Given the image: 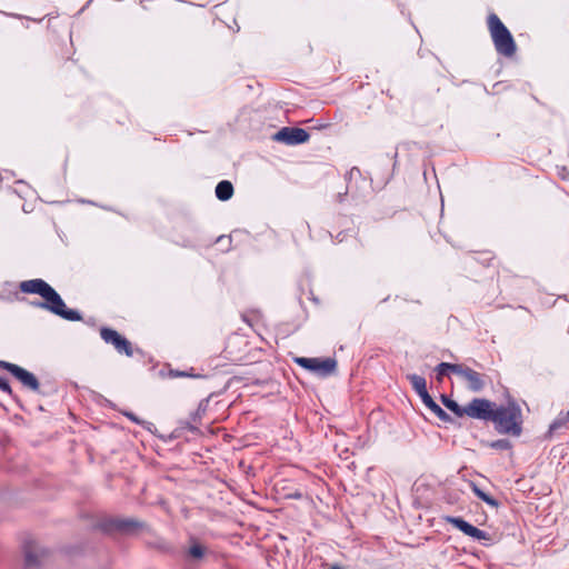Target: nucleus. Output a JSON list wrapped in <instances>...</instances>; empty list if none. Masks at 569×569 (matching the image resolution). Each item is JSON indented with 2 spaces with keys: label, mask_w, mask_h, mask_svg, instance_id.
Returning <instances> with one entry per match:
<instances>
[{
  "label": "nucleus",
  "mask_w": 569,
  "mask_h": 569,
  "mask_svg": "<svg viewBox=\"0 0 569 569\" xmlns=\"http://www.w3.org/2000/svg\"><path fill=\"white\" fill-rule=\"evenodd\" d=\"M20 290L24 293H37L43 298V301L34 306L49 310L50 312L69 321H79L81 316L78 311L68 309L59 293L44 280L32 279L20 283Z\"/></svg>",
  "instance_id": "f257e3e1"
},
{
  "label": "nucleus",
  "mask_w": 569,
  "mask_h": 569,
  "mask_svg": "<svg viewBox=\"0 0 569 569\" xmlns=\"http://www.w3.org/2000/svg\"><path fill=\"white\" fill-rule=\"evenodd\" d=\"M492 422L499 433L518 437L522 431L521 408L513 401L506 406H496Z\"/></svg>",
  "instance_id": "f03ea898"
},
{
  "label": "nucleus",
  "mask_w": 569,
  "mask_h": 569,
  "mask_svg": "<svg viewBox=\"0 0 569 569\" xmlns=\"http://www.w3.org/2000/svg\"><path fill=\"white\" fill-rule=\"evenodd\" d=\"M488 28L497 52L505 57L513 56L517 49L515 40L498 16L492 13L488 17Z\"/></svg>",
  "instance_id": "7ed1b4c3"
},
{
  "label": "nucleus",
  "mask_w": 569,
  "mask_h": 569,
  "mask_svg": "<svg viewBox=\"0 0 569 569\" xmlns=\"http://www.w3.org/2000/svg\"><path fill=\"white\" fill-rule=\"evenodd\" d=\"M496 403L485 399L475 398L467 406H465V413L467 417L472 419H479L485 421H492Z\"/></svg>",
  "instance_id": "20e7f679"
},
{
  "label": "nucleus",
  "mask_w": 569,
  "mask_h": 569,
  "mask_svg": "<svg viewBox=\"0 0 569 569\" xmlns=\"http://www.w3.org/2000/svg\"><path fill=\"white\" fill-rule=\"evenodd\" d=\"M296 363H298L300 367L315 372L319 376L326 377L336 370L337 362L335 359L326 358V359H319V358H305L299 357L295 359Z\"/></svg>",
  "instance_id": "39448f33"
},
{
  "label": "nucleus",
  "mask_w": 569,
  "mask_h": 569,
  "mask_svg": "<svg viewBox=\"0 0 569 569\" xmlns=\"http://www.w3.org/2000/svg\"><path fill=\"white\" fill-rule=\"evenodd\" d=\"M0 368L9 371L12 376H14L26 388L38 391L39 390V381L36 376L26 369L8 362L0 360Z\"/></svg>",
  "instance_id": "423d86ee"
},
{
  "label": "nucleus",
  "mask_w": 569,
  "mask_h": 569,
  "mask_svg": "<svg viewBox=\"0 0 569 569\" xmlns=\"http://www.w3.org/2000/svg\"><path fill=\"white\" fill-rule=\"evenodd\" d=\"M23 552L26 565L28 567L39 566L49 555L48 549L33 539H29L24 542Z\"/></svg>",
  "instance_id": "0eeeda50"
},
{
  "label": "nucleus",
  "mask_w": 569,
  "mask_h": 569,
  "mask_svg": "<svg viewBox=\"0 0 569 569\" xmlns=\"http://www.w3.org/2000/svg\"><path fill=\"white\" fill-rule=\"evenodd\" d=\"M310 134L301 128H289L284 127L280 129L274 136L273 140L283 142L289 146L300 144L307 142Z\"/></svg>",
  "instance_id": "6e6552de"
},
{
  "label": "nucleus",
  "mask_w": 569,
  "mask_h": 569,
  "mask_svg": "<svg viewBox=\"0 0 569 569\" xmlns=\"http://www.w3.org/2000/svg\"><path fill=\"white\" fill-rule=\"evenodd\" d=\"M100 336L104 342L111 343L119 353H124L128 357L132 356L131 343L126 338L120 336L116 330L102 328Z\"/></svg>",
  "instance_id": "1a4fd4ad"
},
{
  "label": "nucleus",
  "mask_w": 569,
  "mask_h": 569,
  "mask_svg": "<svg viewBox=\"0 0 569 569\" xmlns=\"http://www.w3.org/2000/svg\"><path fill=\"white\" fill-rule=\"evenodd\" d=\"M458 376H460L467 382L468 389L473 392L481 391L486 386L483 375L463 365H460Z\"/></svg>",
  "instance_id": "9d476101"
},
{
  "label": "nucleus",
  "mask_w": 569,
  "mask_h": 569,
  "mask_svg": "<svg viewBox=\"0 0 569 569\" xmlns=\"http://www.w3.org/2000/svg\"><path fill=\"white\" fill-rule=\"evenodd\" d=\"M445 520H446V522L452 525L458 530L463 532L466 536H469L476 540H482V539L487 538V533L485 531L470 525L469 522L465 521L462 518L448 516L445 518Z\"/></svg>",
  "instance_id": "9b49d317"
},
{
  "label": "nucleus",
  "mask_w": 569,
  "mask_h": 569,
  "mask_svg": "<svg viewBox=\"0 0 569 569\" xmlns=\"http://www.w3.org/2000/svg\"><path fill=\"white\" fill-rule=\"evenodd\" d=\"M233 194V187L230 181L222 180L216 187V196L221 201L229 200Z\"/></svg>",
  "instance_id": "f8f14e48"
},
{
  "label": "nucleus",
  "mask_w": 569,
  "mask_h": 569,
  "mask_svg": "<svg viewBox=\"0 0 569 569\" xmlns=\"http://www.w3.org/2000/svg\"><path fill=\"white\" fill-rule=\"evenodd\" d=\"M409 381L411 382V386L413 390L419 395V397L422 399L426 395H428L427 390V382L426 379L418 375H409L408 376Z\"/></svg>",
  "instance_id": "ddd939ff"
},
{
  "label": "nucleus",
  "mask_w": 569,
  "mask_h": 569,
  "mask_svg": "<svg viewBox=\"0 0 569 569\" xmlns=\"http://www.w3.org/2000/svg\"><path fill=\"white\" fill-rule=\"evenodd\" d=\"M423 405L430 409L435 415H437L441 419H446L448 417L447 412L435 402L431 396L428 393L422 399Z\"/></svg>",
  "instance_id": "4468645a"
},
{
  "label": "nucleus",
  "mask_w": 569,
  "mask_h": 569,
  "mask_svg": "<svg viewBox=\"0 0 569 569\" xmlns=\"http://www.w3.org/2000/svg\"><path fill=\"white\" fill-rule=\"evenodd\" d=\"M471 489L473 491V493L479 498L481 499L482 501H485L487 505L491 506L492 508H497L499 506V502L492 498L491 496H489L488 493H486L481 488H479L476 483H471Z\"/></svg>",
  "instance_id": "2eb2a0df"
},
{
  "label": "nucleus",
  "mask_w": 569,
  "mask_h": 569,
  "mask_svg": "<svg viewBox=\"0 0 569 569\" xmlns=\"http://www.w3.org/2000/svg\"><path fill=\"white\" fill-rule=\"evenodd\" d=\"M459 367L460 365H455V363H448V362H441L439 363L437 367H436V372H437V379L439 381L442 380L443 376L448 372V371H451L456 375H458V371H459Z\"/></svg>",
  "instance_id": "dca6fc26"
},
{
  "label": "nucleus",
  "mask_w": 569,
  "mask_h": 569,
  "mask_svg": "<svg viewBox=\"0 0 569 569\" xmlns=\"http://www.w3.org/2000/svg\"><path fill=\"white\" fill-rule=\"evenodd\" d=\"M188 555L193 559H201L204 556V547L192 540V543L188 549Z\"/></svg>",
  "instance_id": "f3484780"
},
{
  "label": "nucleus",
  "mask_w": 569,
  "mask_h": 569,
  "mask_svg": "<svg viewBox=\"0 0 569 569\" xmlns=\"http://www.w3.org/2000/svg\"><path fill=\"white\" fill-rule=\"evenodd\" d=\"M443 403L449 410H451L458 417L466 416L465 411H462L465 410V407L459 406L456 401L443 398Z\"/></svg>",
  "instance_id": "a211bd4d"
},
{
  "label": "nucleus",
  "mask_w": 569,
  "mask_h": 569,
  "mask_svg": "<svg viewBox=\"0 0 569 569\" xmlns=\"http://www.w3.org/2000/svg\"><path fill=\"white\" fill-rule=\"evenodd\" d=\"M569 420V412L566 413V416L563 417H559L557 418L549 427V432H555L557 431L558 429L562 428L567 421Z\"/></svg>",
  "instance_id": "6ab92c4d"
},
{
  "label": "nucleus",
  "mask_w": 569,
  "mask_h": 569,
  "mask_svg": "<svg viewBox=\"0 0 569 569\" xmlns=\"http://www.w3.org/2000/svg\"><path fill=\"white\" fill-rule=\"evenodd\" d=\"M489 446L491 448L498 449V450H508L511 448V443L507 439H499V440L492 441L489 443Z\"/></svg>",
  "instance_id": "aec40b11"
},
{
  "label": "nucleus",
  "mask_w": 569,
  "mask_h": 569,
  "mask_svg": "<svg viewBox=\"0 0 569 569\" xmlns=\"http://www.w3.org/2000/svg\"><path fill=\"white\" fill-rule=\"evenodd\" d=\"M0 390H2L3 392H6L8 395L12 393V389L9 386V383L6 380L1 379V378H0Z\"/></svg>",
  "instance_id": "412c9836"
},
{
  "label": "nucleus",
  "mask_w": 569,
  "mask_h": 569,
  "mask_svg": "<svg viewBox=\"0 0 569 569\" xmlns=\"http://www.w3.org/2000/svg\"><path fill=\"white\" fill-rule=\"evenodd\" d=\"M134 526V522L131 520H121L117 522V527L120 529H127Z\"/></svg>",
  "instance_id": "4be33fe9"
},
{
  "label": "nucleus",
  "mask_w": 569,
  "mask_h": 569,
  "mask_svg": "<svg viewBox=\"0 0 569 569\" xmlns=\"http://www.w3.org/2000/svg\"><path fill=\"white\" fill-rule=\"evenodd\" d=\"M126 416H127L130 420H132V421H134V422H137V423H139V422H140V421L138 420V418H137L133 413H131V412H126Z\"/></svg>",
  "instance_id": "5701e85b"
},
{
  "label": "nucleus",
  "mask_w": 569,
  "mask_h": 569,
  "mask_svg": "<svg viewBox=\"0 0 569 569\" xmlns=\"http://www.w3.org/2000/svg\"><path fill=\"white\" fill-rule=\"evenodd\" d=\"M330 569H341L340 567H337V566H333L332 568Z\"/></svg>",
  "instance_id": "b1692460"
}]
</instances>
